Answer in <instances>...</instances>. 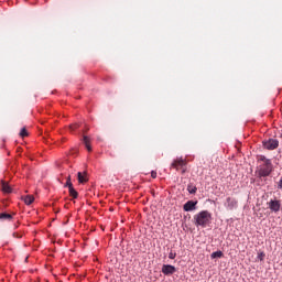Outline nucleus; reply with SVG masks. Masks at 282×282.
I'll return each instance as SVG.
<instances>
[{"label":"nucleus","instance_id":"5","mask_svg":"<svg viewBox=\"0 0 282 282\" xmlns=\"http://www.w3.org/2000/svg\"><path fill=\"white\" fill-rule=\"evenodd\" d=\"M225 207L228 210H234L235 208L238 207V199H236V197H227L225 202Z\"/></svg>","mask_w":282,"mask_h":282},{"label":"nucleus","instance_id":"10","mask_svg":"<svg viewBox=\"0 0 282 282\" xmlns=\"http://www.w3.org/2000/svg\"><path fill=\"white\" fill-rule=\"evenodd\" d=\"M1 187L4 193H12V187L4 180L1 181Z\"/></svg>","mask_w":282,"mask_h":282},{"label":"nucleus","instance_id":"23","mask_svg":"<svg viewBox=\"0 0 282 282\" xmlns=\"http://www.w3.org/2000/svg\"><path fill=\"white\" fill-rule=\"evenodd\" d=\"M156 175H158V172H151L152 177H156Z\"/></svg>","mask_w":282,"mask_h":282},{"label":"nucleus","instance_id":"20","mask_svg":"<svg viewBox=\"0 0 282 282\" xmlns=\"http://www.w3.org/2000/svg\"><path fill=\"white\" fill-rule=\"evenodd\" d=\"M169 258H170L171 260H174V259L176 258V253H174L173 251H170Z\"/></svg>","mask_w":282,"mask_h":282},{"label":"nucleus","instance_id":"15","mask_svg":"<svg viewBox=\"0 0 282 282\" xmlns=\"http://www.w3.org/2000/svg\"><path fill=\"white\" fill-rule=\"evenodd\" d=\"M77 177H78V182H82V183L87 182L86 174H82V172L77 173Z\"/></svg>","mask_w":282,"mask_h":282},{"label":"nucleus","instance_id":"21","mask_svg":"<svg viewBox=\"0 0 282 282\" xmlns=\"http://www.w3.org/2000/svg\"><path fill=\"white\" fill-rule=\"evenodd\" d=\"M75 128H78V123H73L72 126H69L70 130H75Z\"/></svg>","mask_w":282,"mask_h":282},{"label":"nucleus","instance_id":"8","mask_svg":"<svg viewBox=\"0 0 282 282\" xmlns=\"http://www.w3.org/2000/svg\"><path fill=\"white\" fill-rule=\"evenodd\" d=\"M184 165H186V161L184 159H176L175 161H173L171 167L178 172V170L184 167Z\"/></svg>","mask_w":282,"mask_h":282},{"label":"nucleus","instance_id":"11","mask_svg":"<svg viewBox=\"0 0 282 282\" xmlns=\"http://www.w3.org/2000/svg\"><path fill=\"white\" fill-rule=\"evenodd\" d=\"M22 199L28 206H30L31 204H33L35 197L34 195H25L24 197H22Z\"/></svg>","mask_w":282,"mask_h":282},{"label":"nucleus","instance_id":"9","mask_svg":"<svg viewBox=\"0 0 282 282\" xmlns=\"http://www.w3.org/2000/svg\"><path fill=\"white\" fill-rule=\"evenodd\" d=\"M83 142L85 143V147H86L87 151L91 152L93 148H91V139H90V137H88L87 134H84Z\"/></svg>","mask_w":282,"mask_h":282},{"label":"nucleus","instance_id":"4","mask_svg":"<svg viewBox=\"0 0 282 282\" xmlns=\"http://www.w3.org/2000/svg\"><path fill=\"white\" fill-rule=\"evenodd\" d=\"M268 206L272 213H279L281 210V200L280 199H270Z\"/></svg>","mask_w":282,"mask_h":282},{"label":"nucleus","instance_id":"16","mask_svg":"<svg viewBox=\"0 0 282 282\" xmlns=\"http://www.w3.org/2000/svg\"><path fill=\"white\" fill-rule=\"evenodd\" d=\"M223 257H224L223 251H214L212 253V258H223Z\"/></svg>","mask_w":282,"mask_h":282},{"label":"nucleus","instance_id":"12","mask_svg":"<svg viewBox=\"0 0 282 282\" xmlns=\"http://www.w3.org/2000/svg\"><path fill=\"white\" fill-rule=\"evenodd\" d=\"M69 195L74 198H77L78 197V191H76V188H74L73 186V182L70 183V192H69Z\"/></svg>","mask_w":282,"mask_h":282},{"label":"nucleus","instance_id":"13","mask_svg":"<svg viewBox=\"0 0 282 282\" xmlns=\"http://www.w3.org/2000/svg\"><path fill=\"white\" fill-rule=\"evenodd\" d=\"M187 191L191 194H195V193H197V186H195V184H188L187 185Z\"/></svg>","mask_w":282,"mask_h":282},{"label":"nucleus","instance_id":"19","mask_svg":"<svg viewBox=\"0 0 282 282\" xmlns=\"http://www.w3.org/2000/svg\"><path fill=\"white\" fill-rule=\"evenodd\" d=\"M264 258H265L264 251H260V253H258V259L261 260V261H263Z\"/></svg>","mask_w":282,"mask_h":282},{"label":"nucleus","instance_id":"14","mask_svg":"<svg viewBox=\"0 0 282 282\" xmlns=\"http://www.w3.org/2000/svg\"><path fill=\"white\" fill-rule=\"evenodd\" d=\"M0 219H4V220L11 221L12 215H10V214H8V213H1V214H0Z\"/></svg>","mask_w":282,"mask_h":282},{"label":"nucleus","instance_id":"3","mask_svg":"<svg viewBox=\"0 0 282 282\" xmlns=\"http://www.w3.org/2000/svg\"><path fill=\"white\" fill-rule=\"evenodd\" d=\"M263 143V148H265V150H276V148H279L280 145V141L279 139H265L264 141H262Z\"/></svg>","mask_w":282,"mask_h":282},{"label":"nucleus","instance_id":"18","mask_svg":"<svg viewBox=\"0 0 282 282\" xmlns=\"http://www.w3.org/2000/svg\"><path fill=\"white\" fill-rule=\"evenodd\" d=\"M20 134H21V137H28L29 132H28L26 128H22Z\"/></svg>","mask_w":282,"mask_h":282},{"label":"nucleus","instance_id":"1","mask_svg":"<svg viewBox=\"0 0 282 282\" xmlns=\"http://www.w3.org/2000/svg\"><path fill=\"white\" fill-rule=\"evenodd\" d=\"M258 161H262V165H260L258 170V175L260 177H267V175H270V173L273 172V165L272 161L270 159H267V156H259Z\"/></svg>","mask_w":282,"mask_h":282},{"label":"nucleus","instance_id":"17","mask_svg":"<svg viewBox=\"0 0 282 282\" xmlns=\"http://www.w3.org/2000/svg\"><path fill=\"white\" fill-rule=\"evenodd\" d=\"M72 178H70V176H68L67 177V182L65 183V186H68V188H69V194H70V188H72Z\"/></svg>","mask_w":282,"mask_h":282},{"label":"nucleus","instance_id":"7","mask_svg":"<svg viewBox=\"0 0 282 282\" xmlns=\"http://www.w3.org/2000/svg\"><path fill=\"white\" fill-rule=\"evenodd\" d=\"M176 268L173 267V264H163L162 267V273L164 275H173V273H175Z\"/></svg>","mask_w":282,"mask_h":282},{"label":"nucleus","instance_id":"6","mask_svg":"<svg viewBox=\"0 0 282 282\" xmlns=\"http://www.w3.org/2000/svg\"><path fill=\"white\" fill-rule=\"evenodd\" d=\"M198 202H194L193 199H189L188 202H186L184 205H183V209L186 212V213H189L192 210H196V206H197Z\"/></svg>","mask_w":282,"mask_h":282},{"label":"nucleus","instance_id":"24","mask_svg":"<svg viewBox=\"0 0 282 282\" xmlns=\"http://www.w3.org/2000/svg\"><path fill=\"white\" fill-rule=\"evenodd\" d=\"M181 169H182V173H185V172H186L185 165H183V167H181Z\"/></svg>","mask_w":282,"mask_h":282},{"label":"nucleus","instance_id":"2","mask_svg":"<svg viewBox=\"0 0 282 282\" xmlns=\"http://www.w3.org/2000/svg\"><path fill=\"white\" fill-rule=\"evenodd\" d=\"M212 214L208 210H202L200 213H197V215H194V224L195 226H200L202 228H206L208 224L210 223Z\"/></svg>","mask_w":282,"mask_h":282},{"label":"nucleus","instance_id":"22","mask_svg":"<svg viewBox=\"0 0 282 282\" xmlns=\"http://www.w3.org/2000/svg\"><path fill=\"white\" fill-rule=\"evenodd\" d=\"M278 188H282V177L280 178V181L278 183Z\"/></svg>","mask_w":282,"mask_h":282}]
</instances>
